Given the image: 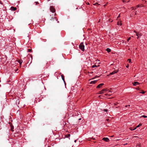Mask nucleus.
Returning a JSON list of instances; mask_svg holds the SVG:
<instances>
[{
	"instance_id": "bb28decb",
	"label": "nucleus",
	"mask_w": 147,
	"mask_h": 147,
	"mask_svg": "<svg viewBox=\"0 0 147 147\" xmlns=\"http://www.w3.org/2000/svg\"><path fill=\"white\" fill-rule=\"evenodd\" d=\"M145 92L144 91H143L142 92H140V93H142V94H144L145 93Z\"/></svg>"
},
{
	"instance_id": "f3484780",
	"label": "nucleus",
	"mask_w": 147,
	"mask_h": 147,
	"mask_svg": "<svg viewBox=\"0 0 147 147\" xmlns=\"http://www.w3.org/2000/svg\"><path fill=\"white\" fill-rule=\"evenodd\" d=\"M130 106V105H125V109H127V108L128 107H129Z\"/></svg>"
},
{
	"instance_id": "de8ad7c7",
	"label": "nucleus",
	"mask_w": 147,
	"mask_h": 147,
	"mask_svg": "<svg viewBox=\"0 0 147 147\" xmlns=\"http://www.w3.org/2000/svg\"><path fill=\"white\" fill-rule=\"evenodd\" d=\"M113 136H112L111 137H113Z\"/></svg>"
},
{
	"instance_id": "a211bd4d",
	"label": "nucleus",
	"mask_w": 147,
	"mask_h": 147,
	"mask_svg": "<svg viewBox=\"0 0 147 147\" xmlns=\"http://www.w3.org/2000/svg\"><path fill=\"white\" fill-rule=\"evenodd\" d=\"M142 124H139L138 126H137L135 128H136V129L137 128L139 127H140V126H142Z\"/></svg>"
},
{
	"instance_id": "1a4fd4ad",
	"label": "nucleus",
	"mask_w": 147,
	"mask_h": 147,
	"mask_svg": "<svg viewBox=\"0 0 147 147\" xmlns=\"http://www.w3.org/2000/svg\"><path fill=\"white\" fill-rule=\"evenodd\" d=\"M11 10L15 11L16 10L17 8L16 7H14L12 6L11 7Z\"/></svg>"
},
{
	"instance_id": "37998d69",
	"label": "nucleus",
	"mask_w": 147,
	"mask_h": 147,
	"mask_svg": "<svg viewBox=\"0 0 147 147\" xmlns=\"http://www.w3.org/2000/svg\"><path fill=\"white\" fill-rule=\"evenodd\" d=\"M101 96H99V97H100Z\"/></svg>"
},
{
	"instance_id": "f8f14e48",
	"label": "nucleus",
	"mask_w": 147,
	"mask_h": 147,
	"mask_svg": "<svg viewBox=\"0 0 147 147\" xmlns=\"http://www.w3.org/2000/svg\"><path fill=\"white\" fill-rule=\"evenodd\" d=\"M18 62L20 64V65H21L22 63V61L20 60H19L18 61Z\"/></svg>"
},
{
	"instance_id": "72a5a7b5",
	"label": "nucleus",
	"mask_w": 147,
	"mask_h": 147,
	"mask_svg": "<svg viewBox=\"0 0 147 147\" xmlns=\"http://www.w3.org/2000/svg\"><path fill=\"white\" fill-rule=\"evenodd\" d=\"M86 4H87V5H90V3H89L88 2L87 3H86Z\"/></svg>"
},
{
	"instance_id": "dca6fc26",
	"label": "nucleus",
	"mask_w": 147,
	"mask_h": 147,
	"mask_svg": "<svg viewBox=\"0 0 147 147\" xmlns=\"http://www.w3.org/2000/svg\"><path fill=\"white\" fill-rule=\"evenodd\" d=\"M117 24L118 25H119H119L121 26V25L122 24L120 22H117Z\"/></svg>"
},
{
	"instance_id": "a878e982",
	"label": "nucleus",
	"mask_w": 147,
	"mask_h": 147,
	"mask_svg": "<svg viewBox=\"0 0 147 147\" xmlns=\"http://www.w3.org/2000/svg\"><path fill=\"white\" fill-rule=\"evenodd\" d=\"M143 6H141V5H137V7H142Z\"/></svg>"
},
{
	"instance_id": "9b49d317",
	"label": "nucleus",
	"mask_w": 147,
	"mask_h": 147,
	"mask_svg": "<svg viewBox=\"0 0 147 147\" xmlns=\"http://www.w3.org/2000/svg\"><path fill=\"white\" fill-rule=\"evenodd\" d=\"M106 51H107L109 53V52H110V51H111V50L109 48H107L106 49Z\"/></svg>"
},
{
	"instance_id": "aec40b11",
	"label": "nucleus",
	"mask_w": 147,
	"mask_h": 147,
	"mask_svg": "<svg viewBox=\"0 0 147 147\" xmlns=\"http://www.w3.org/2000/svg\"><path fill=\"white\" fill-rule=\"evenodd\" d=\"M141 117H143L144 118H147V116L146 115H143Z\"/></svg>"
},
{
	"instance_id": "6ab92c4d",
	"label": "nucleus",
	"mask_w": 147,
	"mask_h": 147,
	"mask_svg": "<svg viewBox=\"0 0 147 147\" xmlns=\"http://www.w3.org/2000/svg\"><path fill=\"white\" fill-rule=\"evenodd\" d=\"M18 103L19 104V100L18 99L16 101V103L17 104Z\"/></svg>"
},
{
	"instance_id": "2f4dec72",
	"label": "nucleus",
	"mask_w": 147,
	"mask_h": 147,
	"mask_svg": "<svg viewBox=\"0 0 147 147\" xmlns=\"http://www.w3.org/2000/svg\"><path fill=\"white\" fill-rule=\"evenodd\" d=\"M129 66V64H127V65L126 66L127 68H128Z\"/></svg>"
},
{
	"instance_id": "49530a36",
	"label": "nucleus",
	"mask_w": 147,
	"mask_h": 147,
	"mask_svg": "<svg viewBox=\"0 0 147 147\" xmlns=\"http://www.w3.org/2000/svg\"><path fill=\"white\" fill-rule=\"evenodd\" d=\"M80 119H79V120H80Z\"/></svg>"
},
{
	"instance_id": "58836bf2",
	"label": "nucleus",
	"mask_w": 147,
	"mask_h": 147,
	"mask_svg": "<svg viewBox=\"0 0 147 147\" xmlns=\"http://www.w3.org/2000/svg\"><path fill=\"white\" fill-rule=\"evenodd\" d=\"M76 140H75L74 141V142H76Z\"/></svg>"
},
{
	"instance_id": "c756f323",
	"label": "nucleus",
	"mask_w": 147,
	"mask_h": 147,
	"mask_svg": "<svg viewBox=\"0 0 147 147\" xmlns=\"http://www.w3.org/2000/svg\"><path fill=\"white\" fill-rule=\"evenodd\" d=\"M31 51V50L30 49H28V52H30Z\"/></svg>"
},
{
	"instance_id": "423d86ee",
	"label": "nucleus",
	"mask_w": 147,
	"mask_h": 147,
	"mask_svg": "<svg viewBox=\"0 0 147 147\" xmlns=\"http://www.w3.org/2000/svg\"><path fill=\"white\" fill-rule=\"evenodd\" d=\"M104 85V83H101L99 85H98L96 87L97 88H101L102 86H103Z\"/></svg>"
},
{
	"instance_id": "2eb2a0df",
	"label": "nucleus",
	"mask_w": 147,
	"mask_h": 147,
	"mask_svg": "<svg viewBox=\"0 0 147 147\" xmlns=\"http://www.w3.org/2000/svg\"><path fill=\"white\" fill-rule=\"evenodd\" d=\"M61 77L62 80L64 82H65L64 76L63 75H61Z\"/></svg>"
},
{
	"instance_id": "cd10ccee",
	"label": "nucleus",
	"mask_w": 147,
	"mask_h": 147,
	"mask_svg": "<svg viewBox=\"0 0 147 147\" xmlns=\"http://www.w3.org/2000/svg\"><path fill=\"white\" fill-rule=\"evenodd\" d=\"M131 37H129V38H128V39H127V41L129 42V40H130V39H131Z\"/></svg>"
},
{
	"instance_id": "ea45409f",
	"label": "nucleus",
	"mask_w": 147,
	"mask_h": 147,
	"mask_svg": "<svg viewBox=\"0 0 147 147\" xmlns=\"http://www.w3.org/2000/svg\"><path fill=\"white\" fill-rule=\"evenodd\" d=\"M105 95L106 96H107V94H105Z\"/></svg>"
},
{
	"instance_id": "c03bdc74",
	"label": "nucleus",
	"mask_w": 147,
	"mask_h": 147,
	"mask_svg": "<svg viewBox=\"0 0 147 147\" xmlns=\"http://www.w3.org/2000/svg\"><path fill=\"white\" fill-rule=\"evenodd\" d=\"M29 60H30V58H29Z\"/></svg>"
},
{
	"instance_id": "c9c22d12",
	"label": "nucleus",
	"mask_w": 147,
	"mask_h": 147,
	"mask_svg": "<svg viewBox=\"0 0 147 147\" xmlns=\"http://www.w3.org/2000/svg\"><path fill=\"white\" fill-rule=\"evenodd\" d=\"M114 105H115H115H117V104H116V103H114Z\"/></svg>"
},
{
	"instance_id": "5701e85b",
	"label": "nucleus",
	"mask_w": 147,
	"mask_h": 147,
	"mask_svg": "<svg viewBox=\"0 0 147 147\" xmlns=\"http://www.w3.org/2000/svg\"><path fill=\"white\" fill-rule=\"evenodd\" d=\"M122 1H123V2H128L129 1V0L128 1H125V0H122Z\"/></svg>"
},
{
	"instance_id": "f257e3e1",
	"label": "nucleus",
	"mask_w": 147,
	"mask_h": 147,
	"mask_svg": "<svg viewBox=\"0 0 147 147\" xmlns=\"http://www.w3.org/2000/svg\"><path fill=\"white\" fill-rule=\"evenodd\" d=\"M79 47L82 51H84V46L83 44V43H81L79 46Z\"/></svg>"
},
{
	"instance_id": "a18cd8bd",
	"label": "nucleus",
	"mask_w": 147,
	"mask_h": 147,
	"mask_svg": "<svg viewBox=\"0 0 147 147\" xmlns=\"http://www.w3.org/2000/svg\"><path fill=\"white\" fill-rule=\"evenodd\" d=\"M50 0H48V1H50Z\"/></svg>"
},
{
	"instance_id": "473e14b6",
	"label": "nucleus",
	"mask_w": 147,
	"mask_h": 147,
	"mask_svg": "<svg viewBox=\"0 0 147 147\" xmlns=\"http://www.w3.org/2000/svg\"><path fill=\"white\" fill-rule=\"evenodd\" d=\"M35 3H36V5H37V4L38 3V2H35Z\"/></svg>"
},
{
	"instance_id": "ddd939ff",
	"label": "nucleus",
	"mask_w": 147,
	"mask_h": 147,
	"mask_svg": "<svg viewBox=\"0 0 147 147\" xmlns=\"http://www.w3.org/2000/svg\"><path fill=\"white\" fill-rule=\"evenodd\" d=\"M96 82V80H94V81H91L90 82V83L91 84H95Z\"/></svg>"
},
{
	"instance_id": "7ed1b4c3",
	"label": "nucleus",
	"mask_w": 147,
	"mask_h": 147,
	"mask_svg": "<svg viewBox=\"0 0 147 147\" xmlns=\"http://www.w3.org/2000/svg\"><path fill=\"white\" fill-rule=\"evenodd\" d=\"M135 32H136V35L138 36L137 38L138 39L139 37H140L142 35V34L140 33L139 32H136L134 31Z\"/></svg>"
},
{
	"instance_id": "39448f33",
	"label": "nucleus",
	"mask_w": 147,
	"mask_h": 147,
	"mask_svg": "<svg viewBox=\"0 0 147 147\" xmlns=\"http://www.w3.org/2000/svg\"><path fill=\"white\" fill-rule=\"evenodd\" d=\"M102 140L107 142H109V139L107 138H102Z\"/></svg>"
},
{
	"instance_id": "f03ea898",
	"label": "nucleus",
	"mask_w": 147,
	"mask_h": 147,
	"mask_svg": "<svg viewBox=\"0 0 147 147\" xmlns=\"http://www.w3.org/2000/svg\"><path fill=\"white\" fill-rule=\"evenodd\" d=\"M107 91V90L105 89H103L99 91L98 94H102L104 92H105Z\"/></svg>"
},
{
	"instance_id": "79ce46f5",
	"label": "nucleus",
	"mask_w": 147,
	"mask_h": 147,
	"mask_svg": "<svg viewBox=\"0 0 147 147\" xmlns=\"http://www.w3.org/2000/svg\"><path fill=\"white\" fill-rule=\"evenodd\" d=\"M124 144V145H125V144Z\"/></svg>"
},
{
	"instance_id": "09e8293b",
	"label": "nucleus",
	"mask_w": 147,
	"mask_h": 147,
	"mask_svg": "<svg viewBox=\"0 0 147 147\" xmlns=\"http://www.w3.org/2000/svg\"><path fill=\"white\" fill-rule=\"evenodd\" d=\"M142 0V1H144V0Z\"/></svg>"
},
{
	"instance_id": "20e7f679",
	"label": "nucleus",
	"mask_w": 147,
	"mask_h": 147,
	"mask_svg": "<svg viewBox=\"0 0 147 147\" xmlns=\"http://www.w3.org/2000/svg\"><path fill=\"white\" fill-rule=\"evenodd\" d=\"M50 10L53 13H54L55 11V9L53 6L50 7Z\"/></svg>"
},
{
	"instance_id": "0eeeda50",
	"label": "nucleus",
	"mask_w": 147,
	"mask_h": 147,
	"mask_svg": "<svg viewBox=\"0 0 147 147\" xmlns=\"http://www.w3.org/2000/svg\"><path fill=\"white\" fill-rule=\"evenodd\" d=\"M118 70H117V71H114L111 73L110 74V75H112L114 74L117 73L118 72Z\"/></svg>"
},
{
	"instance_id": "4c0bfd02",
	"label": "nucleus",
	"mask_w": 147,
	"mask_h": 147,
	"mask_svg": "<svg viewBox=\"0 0 147 147\" xmlns=\"http://www.w3.org/2000/svg\"><path fill=\"white\" fill-rule=\"evenodd\" d=\"M109 119H107V121H109Z\"/></svg>"
},
{
	"instance_id": "4be33fe9",
	"label": "nucleus",
	"mask_w": 147,
	"mask_h": 147,
	"mask_svg": "<svg viewBox=\"0 0 147 147\" xmlns=\"http://www.w3.org/2000/svg\"><path fill=\"white\" fill-rule=\"evenodd\" d=\"M98 67V66H96V65H92V68H94V67Z\"/></svg>"
},
{
	"instance_id": "9d476101",
	"label": "nucleus",
	"mask_w": 147,
	"mask_h": 147,
	"mask_svg": "<svg viewBox=\"0 0 147 147\" xmlns=\"http://www.w3.org/2000/svg\"><path fill=\"white\" fill-rule=\"evenodd\" d=\"M70 134H68L67 135H66L65 136L66 138H69V139H70L69 137H70Z\"/></svg>"
},
{
	"instance_id": "4468645a",
	"label": "nucleus",
	"mask_w": 147,
	"mask_h": 147,
	"mask_svg": "<svg viewBox=\"0 0 147 147\" xmlns=\"http://www.w3.org/2000/svg\"><path fill=\"white\" fill-rule=\"evenodd\" d=\"M52 19H55L56 20V21H57V23H59V21H57V19L56 18V17H54V18H52Z\"/></svg>"
},
{
	"instance_id": "6e6552de",
	"label": "nucleus",
	"mask_w": 147,
	"mask_h": 147,
	"mask_svg": "<svg viewBox=\"0 0 147 147\" xmlns=\"http://www.w3.org/2000/svg\"><path fill=\"white\" fill-rule=\"evenodd\" d=\"M133 85L134 86H136L138 85L139 84V83L137 82H135L134 83H133Z\"/></svg>"
},
{
	"instance_id": "b1692460",
	"label": "nucleus",
	"mask_w": 147,
	"mask_h": 147,
	"mask_svg": "<svg viewBox=\"0 0 147 147\" xmlns=\"http://www.w3.org/2000/svg\"><path fill=\"white\" fill-rule=\"evenodd\" d=\"M30 58H31V61L30 63H32V56H30Z\"/></svg>"
},
{
	"instance_id": "7c9ffc66",
	"label": "nucleus",
	"mask_w": 147,
	"mask_h": 147,
	"mask_svg": "<svg viewBox=\"0 0 147 147\" xmlns=\"http://www.w3.org/2000/svg\"><path fill=\"white\" fill-rule=\"evenodd\" d=\"M128 61H129V63H130L131 62V59H128Z\"/></svg>"
},
{
	"instance_id": "a19ab883",
	"label": "nucleus",
	"mask_w": 147,
	"mask_h": 147,
	"mask_svg": "<svg viewBox=\"0 0 147 147\" xmlns=\"http://www.w3.org/2000/svg\"><path fill=\"white\" fill-rule=\"evenodd\" d=\"M110 22H112V20L111 21H110Z\"/></svg>"
},
{
	"instance_id": "e433bc0d",
	"label": "nucleus",
	"mask_w": 147,
	"mask_h": 147,
	"mask_svg": "<svg viewBox=\"0 0 147 147\" xmlns=\"http://www.w3.org/2000/svg\"><path fill=\"white\" fill-rule=\"evenodd\" d=\"M120 16V15H119V16H118L117 18H118Z\"/></svg>"
},
{
	"instance_id": "c85d7f7f",
	"label": "nucleus",
	"mask_w": 147,
	"mask_h": 147,
	"mask_svg": "<svg viewBox=\"0 0 147 147\" xmlns=\"http://www.w3.org/2000/svg\"><path fill=\"white\" fill-rule=\"evenodd\" d=\"M108 111V110L106 109H104V111L105 112H107Z\"/></svg>"
},
{
	"instance_id": "f704fd0d",
	"label": "nucleus",
	"mask_w": 147,
	"mask_h": 147,
	"mask_svg": "<svg viewBox=\"0 0 147 147\" xmlns=\"http://www.w3.org/2000/svg\"><path fill=\"white\" fill-rule=\"evenodd\" d=\"M99 77V76H95V78H96V77Z\"/></svg>"
},
{
	"instance_id": "412c9836",
	"label": "nucleus",
	"mask_w": 147,
	"mask_h": 147,
	"mask_svg": "<svg viewBox=\"0 0 147 147\" xmlns=\"http://www.w3.org/2000/svg\"><path fill=\"white\" fill-rule=\"evenodd\" d=\"M137 8H138V7H137V6L135 7L134 9V8L133 7H132V9H136Z\"/></svg>"
},
{
	"instance_id": "393cba45",
	"label": "nucleus",
	"mask_w": 147,
	"mask_h": 147,
	"mask_svg": "<svg viewBox=\"0 0 147 147\" xmlns=\"http://www.w3.org/2000/svg\"><path fill=\"white\" fill-rule=\"evenodd\" d=\"M130 129L131 131H133V130H135V129H136V128H135L133 129L131 128H130Z\"/></svg>"
}]
</instances>
